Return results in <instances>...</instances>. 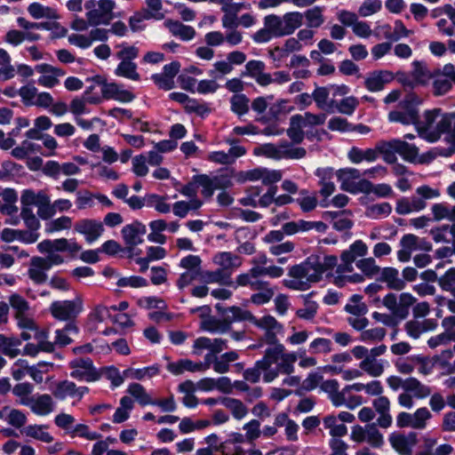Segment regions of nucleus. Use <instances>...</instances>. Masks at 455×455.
Segmentation results:
<instances>
[{
  "label": "nucleus",
  "mask_w": 455,
  "mask_h": 455,
  "mask_svg": "<svg viewBox=\"0 0 455 455\" xmlns=\"http://www.w3.org/2000/svg\"><path fill=\"white\" fill-rule=\"evenodd\" d=\"M454 112H443L441 108L424 111L422 118L416 124L419 135L429 142L437 141L444 133L451 132Z\"/></svg>",
  "instance_id": "nucleus-4"
},
{
  "label": "nucleus",
  "mask_w": 455,
  "mask_h": 455,
  "mask_svg": "<svg viewBox=\"0 0 455 455\" xmlns=\"http://www.w3.org/2000/svg\"><path fill=\"white\" fill-rule=\"evenodd\" d=\"M222 315L229 322L230 327L234 322L249 321L252 323L254 318V315L250 311L235 306L228 307L222 311Z\"/></svg>",
  "instance_id": "nucleus-57"
},
{
  "label": "nucleus",
  "mask_w": 455,
  "mask_h": 455,
  "mask_svg": "<svg viewBox=\"0 0 455 455\" xmlns=\"http://www.w3.org/2000/svg\"><path fill=\"white\" fill-rule=\"evenodd\" d=\"M108 39V31L100 28H94L86 33H71L68 36V42L81 49H87L95 42H105Z\"/></svg>",
  "instance_id": "nucleus-16"
},
{
  "label": "nucleus",
  "mask_w": 455,
  "mask_h": 455,
  "mask_svg": "<svg viewBox=\"0 0 455 455\" xmlns=\"http://www.w3.org/2000/svg\"><path fill=\"white\" fill-rule=\"evenodd\" d=\"M296 361L295 352H288L283 344H273L253 367L244 371L243 377L249 382L257 383L262 376L264 382L270 383L281 373L291 375L295 370Z\"/></svg>",
  "instance_id": "nucleus-2"
},
{
  "label": "nucleus",
  "mask_w": 455,
  "mask_h": 455,
  "mask_svg": "<svg viewBox=\"0 0 455 455\" xmlns=\"http://www.w3.org/2000/svg\"><path fill=\"white\" fill-rule=\"evenodd\" d=\"M315 174L319 178L321 186L320 194L322 196L328 198L335 191V185L332 181L334 171L332 168H318Z\"/></svg>",
  "instance_id": "nucleus-36"
},
{
  "label": "nucleus",
  "mask_w": 455,
  "mask_h": 455,
  "mask_svg": "<svg viewBox=\"0 0 455 455\" xmlns=\"http://www.w3.org/2000/svg\"><path fill=\"white\" fill-rule=\"evenodd\" d=\"M431 212L435 220L455 221V205L450 206L444 203L434 204L431 207Z\"/></svg>",
  "instance_id": "nucleus-63"
},
{
  "label": "nucleus",
  "mask_w": 455,
  "mask_h": 455,
  "mask_svg": "<svg viewBox=\"0 0 455 455\" xmlns=\"http://www.w3.org/2000/svg\"><path fill=\"white\" fill-rule=\"evenodd\" d=\"M160 373V367L158 364H153L143 368H128L124 371V376L126 379L135 380L150 379Z\"/></svg>",
  "instance_id": "nucleus-40"
},
{
  "label": "nucleus",
  "mask_w": 455,
  "mask_h": 455,
  "mask_svg": "<svg viewBox=\"0 0 455 455\" xmlns=\"http://www.w3.org/2000/svg\"><path fill=\"white\" fill-rule=\"evenodd\" d=\"M320 389L327 394L328 398L335 407L347 406L349 409H354L362 404V398L355 396L347 400L345 396L344 388L339 390V383L335 379H326L320 385Z\"/></svg>",
  "instance_id": "nucleus-11"
},
{
  "label": "nucleus",
  "mask_w": 455,
  "mask_h": 455,
  "mask_svg": "<svg viewBox=\"0 0 455 455\" xmlns=\"http://www.w3.org/2000/svg\"><path fill=\"white\" fill-rule=\"evenodd\" d=\"M147 228L144 224L135 221L124 226L122 229V235L125 243L132 247L142 243Z\"/></svg>",
  "instance_id": "nucleus-31"
},
{
  "label": "nucleus",
  "mask_w": 455,
  "mask_h": 455,
  "mask_svg": "<svg viewBox=\"0 0 455 455\" xmlns=\"http://www.w3.org/2000/svg\"><path fill=\"white\" fill-rule=\"evenodd\" d=\"M336 175L338 181L340 183V188L350 194L367 192L370 188V181L362 179L360 171L355 168L339 169Z\"/></svg>",
  "instance_id": "nucleus-8"
},
{
  "label": "nucleus",
  "mask_w": 455,
  "mask_h": 455,
  "mask_svg": "<svg viewBox=\"0 0 455 455\" xmlns=\"http://www.w3.org/2000/svg\"><path fill=\"white\" fill-rule=\"evenodd\" d=\"M212 261L220 267V270L230 274L233 269L237 268L242 265L241 258L229 251L216 253L212 258Z\"/></svg>",
  "instance_id": "nucleus-33"
},
{
  "label": "nucleus",
  "mask_w": 455,
  "mask_h": 455,
  "mask_svg": "<svg viewBox=\"0 0 455 455\" xmlns=\"http://www.w3.org/2000/svg\"><path fill=\"white\" fill-rule=\"evenodd\" d=\"M86 97L76 96L73 98L68 105L69 112L75 116H80L90 113V108L87 104H100V100L99 97H91L86 93Z\"/></svg>",
  "instance_id": "nucleus-34"
},
{
  "label": "nucleus",
  "mask_w": 455,
  "mask_h": 455,
  "mask_svg": "<svg viewBox=\"0 0 455 455\" xmlns=\"http://www.w3.org/2000/svg\"><path fill=\"white\" fill-rule=\"evenodd\" d=\"M266 65L259 60H249L245 64L244 71L242 75L255 80L260 86H266V83L269 82V73L265 72Z\"/></svg>",
  "instance_id": "nucleus-29"
},
{
  "label": "nucleus",
  "mask_w": 455,
  "mask_h": 455,
  "mask_svg": "<svg viewBox=\"0 0 455 455\" xmlns=\"http://www.w3.org/2000/svg\"><path fill=\"white\" fill-rule=\"evenodd\" d=\"M388 441L391 447L399 455H413V450L418 443V436L414 432L408 434L394 432L389 435Z\"/></svg>",
  "instance_id": "nucleus-23"
},
{
  "label": "nucleus",
  "mask_w": 455,
  "mask_h": 455,
  "mask_svg": "<svg viewBox=\"0 0 455 455\" xmlns=\"http://www.w3.org/2000/svg\"><path fill=\"white\" fill-rule=\"evenodd\" d=\"M84 311V301L81 297L72 300L54 301L50 306L52 316L60 321H68L76 318Z\"/></svg>",
  "instance_id": "nucleus-14"
},
{
  "label": "nucleus",
  "mask_w": 455,
  "mask_h": 455,
  "mask_svg": "<svg viewBox=\"0 0 455 455\" xmlns=\"http://www.w3.org/2000/svg\"><path fill=\"white\" fill-rule=\"evenodd\" d=\"M453 352L451 349L444 350L433 358L434 363L441 371L442 375L455 373V363H452Z\"/></svg>",
  "instance_id": "nucleus-47"
},
{
  "label": "nucleus",
  "mask_w": 455,
  "mask_h": 455,
  "mask_svg": "<svg viewBox=\"0 0 455 455\" xmlns=\"http://www.w3.org/2000/svg\"><path fill=\"white\" fill-rule=\"evenodd\" d=\"M211 354L204 357V363H195L189 359H181L176 362H170L167 370L173 375H180L185 371L197 372L205 371L210 368Z\"/></svg>",
  "instance_id": "nucleus-25"
},
{
  "label": "nucleus",
  "mask_w": 455,
  "mask_h": 455,
  "mask_svg": "<svg viewBox=\"0 0 455 455\" xmlns=\"http://www.w3.org/2000/svg\"><path fill=\"white\" fill-rule=\"evenodd\" d=\"M336 269L331 275L332 283L339 288L348 283H362L364 282L363 275L355 272L353 263L341 261L339 265H336Z\"/></svg>",
  "instance_id": "nucleus-19"
},
{
  "label": "nucleus",
  "mask_w": 455,
  "mask_h": 455,
  "mask_svg": "<svg viewBox=\"0 0 455 455\" xmlns=\"http://www.w3.org/2000/svg\"><path fill=\"white\" fill-rule=\"evenodd\" d=\"M126 392L133 402H137L141 406L151 405L153 398L146 388L140 383L133 382L129 384Z\"/></svg>",
  "instance_id": "nucleus-44"
},
{
  "label": "nucleus",
  "mask_w": 455,
  "mask_h": 455,
  "mask_svg": "<svg viewBox=\"0 0 455 455\" xmlns=\"http://www.w3.org/2000/svg\"><path fill=\"white\" fill-rule=\"evenodd\" d=\"M28 12L29 15L36 19H48V20H57L59 19V14L56 9L50 7V6H44L41 4L40 3L34 2L31 3L28 6Z\"/></svg>",
  "instance_id": "nucleus-49"
},
{
  "label": "nucleus",
  "mask_w": 455,
  "mask_h": 455,
  "mask_svg": "<svg viewBox=\"0 0 455 455\" xmlns=\"http://www.w3.org/2000/svg\"><path fill=\"white\" fill-rule=\"evenodd\" d=\"M35 70L40 75L37 79L38 85L50 89L59 85L60 79L66 74L63 69L47 63L37 64Z\"/></svg>",
  "instance_id": "nucleus-22"
},
{
  "label": "nucleus",
  "mask_w": 455,
  "mask_h": 455,
  "mask_svg": "<svg viewBox=\"0 0 455 455\" xmlns=\"http://www.w3.org/2000/svg\"><path fill=\"white\" fill-rule=\"evenodd\" d=\"M200 280L204 283H219L221 285L233 284L230 273H226L220 269L200 272Z\"/></svg>",
  "instance_id": "nucleus-51"
},
{
  "label": "nucleus",
  "mask_w": 455,
  "mask_h": 455,
  "mask_svg": "<svg viewBox=\"0 0 455 455\" xmlns=\"http://www.w3.org/2000/svg\"><path fill=\"white\" fill-rule=\"evenodd\" d=\"M394 79L392 72L387 70H377L369 73L364 79V86L369 92H379L385 85Z\"/></svg>",
  "instance_id": "nucleus-28"
},
{
  "label": "nucleus",
  "mask_w": 455,
  "mask_h": 455,
  "mask_svg": "<svg viewBox=\"0 0 455 455\" xmlns=\"http://www.w3.org/2000/svg\"><path fill=\"white\" fill-rule=\"evenodd\" d=\"M330 88L329 86H316L312 92L313 100L319 109L332 110L334 108V100H330Z\"/></svg>",
  "instance_id": "nucleus-52"
},
{
  "label": "nucleus",
  "mask_w": 455,
  "mask_h": 455,
  "mask_svg": "<svg viewBox=\"0 0 455 455\" xmlns=\"http://www.w3.org/2000/svg\"><path fill=\"white\" fill-rule=\"evenodd\" d=\"M69 366L72 369L70 376L78 381L94 382L100 378L90 359L73 360Z\"/></svg>",
  "instance_id": "nucleus-20"
},
{
  "label": "nucleus",
  "mask_w": 455,
  "mask_h": 455,
  "mask_svg": "<svg viewBox=\"0 0 455 455\" xmlns=\"http://www.w3.org/2000/svg\"><path fill=\"white\" fill-rule=\"evenodd\" d=\"M37 416H47L54 411L56 404L51 395L41 394L31 397L30 402H23Z\"/></svg>",
  "instance_id": "nucleus-27"
},
{
  "label": "nucleus",
  "mask_w": 455,
  "mask_h": 455,
  "mask_svg": "<svg viewBox=\"0 0 455 455\" xmlns=\"http://www.w3.org/2000/svg\"><path fill=\"white\" fill-rule=\"evenodd\" d=\"M323 424L324 428L329 430L331 438L342 437L347 433V427L344 424L339 423L337 417L333 414L324 417Z\"/></svg>",
  "instance_id": "nucleus-60"
},
{
  "label": "nucleus",
  "mask_w": 455,
  "mask_h": 455,
  "mask_svg": "<svg viewBox=\"0 0 455 455\" xmlns=\"http://www.w3.org/2000/svg\"><path fill=\"white\" fill-rule=\"evenodd\" d=\"M243 7L242 3H233L232 5L221 6V12L223 16L221 18V24L223 28H238V17L237 13Z\"/></svg>",
  "instance_id": "nucleus-38"
},
{
  "label": "nucleus",
  "mask_w": 455,
  "mask_h": 455,
  "mask_svg": "<svg viewBox=\"0 0 455 455\" xmlns=\"http://www.w3.org/2000/svg\"><path fill=\"white\" fill-rule=\"evenodd\" d=\"M73 220L68 216H60L45 223L44 231L46 234H54L72 228Z\"/></svg>",
  "instance_id": "nucleus-64"
},
{
  "label": "nucleus",
  "mask_w": 455,
  "mask_h": 455,
  "mask_svg": "<svg viewBox=\"0 0 455 455\" xmlns=\"http://www.w3.org/2000/svg\"><path fill=\"white\" fill-rule=\"evenodd\" d=\"M47 203H50V196L44 190H39L36 192L32 189H25L21 193V205H26L29 207L36 206L38 208L41 204H45Z\"/></svg>",
  "instance_id": "nucleus-42"
},
{
  "label": "nucleus",
  "mask_w": 455,
  "mask_h": 455,
  "mask_svg": "<svg viewBox=\"0 0 455 455\" xmlns=\"http://www.w3.org/2000/svg\"><path fill=\"white\" fill-rule=\"evenodd\" d=\"M75 231L83 235L89 243L98 240L104 231L102 223L93 219H82L74 226Z\"/></svg>",
  "instance_id": "nucleus-26"
},
{
  "label": "nucleus",
  "mask_w": 455,
  "mask_h": 455,
  "mask_svg": "<svg viewBox=\"0 0 455 455\" xmlns=\"http://www.w3.org/2000/svg\"><path fill=\"white\" fill-rule=\"evenodd\" d=\"M194 180L197 188H202V195L205 197H211L215 189L219 188L217 177L212 178L208 175L201 174L194 176Z\"/></svg>",
  "instance_id": "nucleus-61"
},
{
  "label": "nucleus",
  "mask_w": 455,
  "mask_h": 455,
  "mask_svg": "<svg viewBox=\"0 0 455 455\" xmlns=\"http://www.w3.org/2000/svg\"><path fill=\"white\" fill-rule=\"evenodd\" d=\"M283 172L280 170H271L266 167H257L253 169L252 181H260L265 186L274 187L273 185L282 180Z\"/></svg>",
  "instance_id": "nucleus-35"
},
{
  "label": "nucleus",
  "mask_w": 455,
  "mask_h": 455,
  "mask_svg": "<svg viewBox=\"0 0 455 455\" xmlns=\"http://www.w3.org/2000/svg\"><path fill=\"white\" fill-rule=\"evenodd\" d=\"M387 362L372 356H367L359 363L363 373L365 372L371 377L377 378L383 374Z\"/></svg>",
  "instance_id": "nucleus-43"
},
{
  "label": "nucleus",
  "mask_w": 455,
  "mask_h": 455,
  "mask_svg": "<svg viewBox=\"0 0 455 455\" xmlns=\"http://www.w3.org/2000/svg\"><path fill=\"white\" fill-rule=\"evenodd\" d=\"M133 400L128 395L123 396L120 399L119 406L116 409V411L113 414V423L120 424L126 421L130 418L131 412L133 410Z\"/></svg>",
  "instance_id": "nucleus-46"
},
{
  "label": "nucleus",
  "mask_w": 455,
  "mask_h": 455,
  "mask_svg": "<svg viewBox=\"0 0 455 455\" xmlns=\"http://www.w3.org/2000/svg\"><path fill=\"white\" fill-rule=\"evenodd\" d=\"M220 403L225 406L232 414V416L241 420L245 418L248 414V409L245 404L235 398L232 397H222L220 398Z\"/></svg>",
  "instance_id": "nucleus-53"
},
{
  "label": "nucleus",
  "mask_w": 455,
  "mask_h": 455,
  "mask_svg": "<svg viewBox=\"0 0 455 455\" xmlns=\"http://www.w3.org/2000/svg\"><path fill=\"white\" fill-rule=\"evenodd\" d=\"M251 323L259 329L264 331V339L267 344H281L277 339V336L283 333L284 328L283 325L279 323L274 316L269 315H264L260 318H256L254 316Z\"/></svg>",
  "instance_id": "nucleus-18"
},
{
  "label": "nucleus",
  "mask_w": 455,
  "mask_h": 455,
  "mask_svg": "<svg viewBox=\"0 0 455 455\" xmlns=\"http://www.w3.org/2000/svg\"><path fill=\"white\" fill-rule=\"evenodd\" d=\"M325 120L326 115L323 113L315 114L307 111L304 114L293 115L290 118L287 135L292 142L299 144L304 140V129L320 126L325 123Z\"/></svg>",
  "instance_id": "nucleus-7"
},
{
  "label": "nucleus",
  "mask_w": 455,
  "mask_h": 455,
  "mask_svg": "<svg viewBox=\"0 0 455 455\" xmlns=\"http://www.w3.org/2000/svg\"><path fill=\"white\" fill-rule=\"evenodd\" d=\"M116 3L113 0L90 1L85 4L86 18L91 25H106L113 18Z\"/></svg>",
  "instance_id": "nucleus-9"
},
{
  "label": "nucleus",
  "mask_w": 455,
  "mask_h": 455,
  "mask_svg": "<svg viewBox=\"0 0 455 455\" xmlns=\"http://www.w3.org/2000/svg\"><path fill=\"white\" fill-rule=\"evenodd\" d=\"M92 80L101 87V92L105 100H114L122 103L132 102L135 94L124 84L111 82L108 83L101 76H95Z\"/></svg>",
  "instance_id": "nucleus-13"
},
{
  "label": "nucleus",
  "mask_w": 455,
  "mask_h": 455,
  "mask_svg": "<svg viewBox=\"0 0 455 455\" xmlns=\"http://www.w3.org/2000/svg\"><path fill=\"white\" fill-rule=\"evenodd\" d=\"M379 280L386 283L387 287L393 290H403L405 286L404 281L400 277L399 271L391 267L380 268Z\"/></svg>",
  "instance_id": "nucleus-41"
},
{
  "label": "nucleus",
  "mask_w": 455,
  "mask_h": 455,
  "mask_svg": "<svg viewBox=\"0 0 455 455\" xmlns=\"http://www.w3.org/2000/svg\"><path fill=\"white\" fill-rule=\"evenodd\" d=\"M21 341L16 337H7L0 334V353L4 355L14 358L20 354V346Z\"/></svg>",
  "instance_id": "nucleus-50"
},
{
  "label": "nucleus",
  "mask_w": 455,
  "mask_h": 455,
  "mask_svg": "<svg viewBox=\"0 0 455 455\" xmlns=\"http://www.w3.org/2000/svg\"><path fill=\"white\" fill-rule=\"evenodd\" d=\"M201 328L204 331L213 334H223L231 329L229 322L227 321L225 317L224 319H218L215 317L205 319L202 322Z\"/></svg>",
  "instance_id": "nucleus-56"
},
{
  "label": "nucleus",
  "mask_w": 455,
  "mask_h": 455,
  "mask_svg": "<svg viewBox=\"0 0 455 455\" xmlns=\"http://www.w3.org/2000/svg\"><path fill=\"white\" fill-rule=\"evenodd\" d=\"M15 319L17 321L18 327L22 331L20 337L23 340H28L32 339V332L36 330L38 326L35 322L34 318L29 316L27 313L21 315H16Z\"/></svg>",
  "instance_id": "nucleus-58"
},
{
  "label": "nucleus",
  "mask_w": 455,
  "mask_h": 455,
  "mask_svg": "<svg viewBox=\"0 0 455 455\" xmlns=\"http://www.w3.org/2000/svg\"><path fill=\"white\" fill-rule=\"evenodd\" d=\"M282 20L285 36H291L303 25L304 15L299 12H289L282 15Z\"/></svg>",
  "instance_id": "nucleus-48"
},
{
  "label": "nucleus",
  "mask_w": 455,
  "mask_h": 455,
  "mask_svg": "<svg viewBox=\"0 0 455 455\" xmlns=\"http://www.w3.org/2000/svg\"><path fill=\"white\" fill-rule=\"evenodd\" d=\"M251 323L259 329L264 331V339L267 344H281L277 339V336L283 333L284 328L283 325L279 323L274 316L269 315H264L260 318H256L254 316Z\"/></svg>",
  "instance_id": "nucleus-17"
},
{
  "label": "nucleus",
  "mask_w": 455,
  "mask_h": 455,
  "mask_svg": "<svg viewBox=\"0 0 455 455\" xmlns=\"http://www.w3.org/2000/svg\"><path fill=\"white\" fill-rule=\"evenodd\" d=\"M356 267L360 270V274L363 275V278L371 279L380 273V267L377 265L376 260L373 257H364L358 259L355 262Z\"/></svg>",
  "instance_id": "nucleus-54"
},
{
  "label": "nucleus",
  "mask_w": 455,
  "mask_h": 455,
  "mask_svg": "<svg viewBox=\"0 0 455 455\" xmlns=\"http://www.w3.org/2000/svg\"><path fill=\"white\" fill-rule=\"evenodd\" d=\"M24 432L27 436L43 443H50L53 441V436L48 432L46 425H29Z\"/></svg>",
  "instance_id": "nucleus-62"
},
{
  "label": "nucleus",
  "mask_w": 455,
  "mask_h": 455,
  "mask_svg": "<svg viewBox=\"0 0 455 455\" xmlns=\"http://www.w3.org/2000/svg\"><path fill=\"white\" fill-rule=\"evenodd\" d=\"M40 253L47 254V257L35 256L30 259L28 275L35 283H44L47 279V272L53 267L65 262L61 253L74 256L81 251V246L75 239L58 238L45 239L37 243Z\"/></svg>",
  "instance_id": "nucleus-1"
},
{
  "label": "nucleus",
  "mask_w": 455,
  "mask_h": 455,
  "mask_svg": "<svg viewBox=\"0 0 455 455\" xmlns=\"http://www.w3.org/2000/svg\"><path fill=\"white\" fill-rule=\"evenodd\" d=\"M0 419L6 421L12 427L20 428L26 423L27 417L19 410L4 407L0 410Z\"/></svg>",
  "instance_id": "nucleus-55"
},
{
  "label": "nucleus",
  "mask_w": 455,
  "mask_h": 455,
  "mask_svg": "<svg viewBox=\"0 0 455 455\" xmlns=\"http://www.w3.org/2000/svg\"><path fill=\"white\" fill-rule=\"evenodd\" d=\"M379 148L383 159L389 164L396 161V154L404 161L412 164H427L436 156L434 152L419 155V148L415 145L397 139L379 141Z\"/></svg>",
  "instance_id": "nucleus-5"
},
{
  "label": "nucleus",
  "mask_w": 455,
  "mask_h": 455,
  "mask_svg": "<svg viewBox=\"0 0 455 455\" xmlns=\"http://www.w3.org/2000/svg\"><path fill=\"white\" fill-rule=\"evenodd\" d=\"M88 391L87 387H78L70 380H62L54 384L52 394L57 400L71 398L80 401Z\"/></svg>",
  "instance_id": "nucleus-21"
},
{
  "label": "nucleus",
  "mask_w": 455,
  "mask_h": 455,
  "mask_svg": "<svg viewBox=\"0 0 455 455\" xmlns=\"http://www.w3.org/2000/svg\"><path fill=\"white\" fill-rule=\"evenodd\" d=\"M239 358L236 351H228L219 356L211 355L210 367L219 374H224L229 371L230 364Z\"/></svg>",
  "instance_id": "nucleus-32"
},
{
  "label": "nucleus",
  "mask_w": 455,
  "mask_h": 455,
  "mask_svg": "<svg viewBox=\"0 0 455 455\" xmlns=\"http://www.w3.org/2000/svg\"><path fill=\"white\" fill-rule=\"evenodd\" d=\"M433 415L427 407H419L414 412L402 411L396 416V426L399 428L423 430L427 427Z\"/></svg>",
  "instance_id": "nucleus-12"
},
{
  "label": "nucleus",
  "mask_w": 455,
  "mask_h": 455,
  "mask_svg": "<svg viewBox=\"0 0 455 455\" xmlns=\"http://www.w3.org/2000/svg\"><path fill=\"white\" fill-rule=\"evenodd\" d=\"M164 24L172 36L183 41H190L196 36V30L193 27L184 25L180 21L166 20Z\"/></svg>",
  "instance_id": "nucleus-39"
},
{
  "label": "nucleus",
  "mask_w": 455,
  "mask_h": 455,
  "mask_svg": "<svg viewBox=\"0 0 455 455\" xmlns=\"http://www.w3.org/2000/svg\"><path fill=\"white\" fill-rule=\"evenodd\" d=\"M388 121L391 123H400L403 125L414 124L418 120V112L413 108H405L403 109H396L389 112Z\"/></svg>",
  "instance_id": "nucleus-37"
},
{
  "label": "nucleus",
  "mask_w": 455,
  "mask_h": 455,
  "mask_svg": "<svg viewBox=\"0 0 455 455\" xmlns=\"http://www.w3.org/2000/svg\"><path fill=\"white\" fill-rule=\"evenodd\" d=\"M433 92L436 96H442L449 92L455 85V67L448 63L443 68L433 73L432 77Z\"/></svg>",
  "instance_id": "nucleus-15"
},
{
  "label": "nucleus",
  "mask_w": 455,
  "mask_h": 455,
  "mask_svg": "<svg viewBox=\"0 0 455 455\" xmlns=\"http://www.w3.org/2000/svg\"><path fill=\"white\" fill-rule=\"evenodd\" d=\"M338 258L334 255H311L300 264L289 269L288 279L283 281V285L294 291H307L312 283H318L323 275L332 270L337 265Z\"/></svg>",
  "instance_id": "nucleus-3"
},
{
  "label": "nucleus",
  "mask_w": 455,
  "mask_h": 455,
  "mask_svg": "<svg viewBox=\"0 0 455 455\" xmlns=\"http://www.w3.org/2000/svg\"><path fill=\"white\" fill-rule=\"evenodd\" d=\"M379 148V141L376 144L374 148H360L358 147H352L347 152L348 160L355 164H359L363 162L372 163L375 162L379 156L381 155Z\"/></svg>",
  "instance_id": "nucleus-30"
},
{
  "label": "nucleus",
  "mask_w": 455,
  "mask_h": 455,
  "mask_svg": "<svg viewBox=\"0 0 455 455\" xmlns=\"http://www.w3.org/2000/svg\"><path fill=\"white\" fill-rule=\"evenodd\" d=\"M403 391L412 395L416 399H425L431 395V388L428 386L412 377L406 379Z\"/></svg>",
  "instance_id": "nucleus-45"
},
{
  "label": "nucleus",
  "mask_w": 455,
  "mask_h": 455,
  "mask_svg": "<svg viewBox=\"0 0 455 455\" xmlns=\"http://www.w3.org/2000/svg\"><path fill=\"white\" fill-rule=\"evenodd\" d=\"M264 27L252 35V40L257 44L269 42L272 38L285 36L282 16L268 14L263 19Z\"/></svg>",
  "instance_id": "nucleus-10"
},
{
  "label": "nucleus",
  "mask_w": 455,
  "mask_h": 455,
  "mask_svg": "<svg viewBox=\"0 0 455 455\" xmlns=\"http://www.w3.org/2000/svg\"><path fill=\"white\" fill-rule=\"evenodd\" d=\"M180 63L179 61H172L163 67L161 73L153 74L151 79L154 84L162 90L169 91L174 88V78L180 70Z\"/></svg>",
  "instance_id": "nucleus-24"
},
{
  "label": "nucleus",
  "mask_w": 455,
  "mask_h": 455,
  "mask_svg": "<svg viewBox=\"0 0 455 455\" xmlns=\"http://www.w3.org/2000/svg\"><path fill=\"white\" fill-rule=\"evenodd\" d=\"M253 155L274 160L301 159L306 156V149L301 147H294L288 141L279 144L265 143L254 148Z\"/></svg>",
  "instance_id": "nucleus-6"
},
{
  "label": "nucleus",
  "mask_w": 455,
  "mask_h": 455,
  "mask_svg": "<svg viewBox=\"0 0 455 455\" xmlns=\"http://www.w3.org/2000/svg\"><path fill=\"white\" fill-rule=\"evenodd\" d=\"M203 203L199 198H194L188 201H178L172 205V212L179 218H185L189 212L196 211L202 206Z\"/></svg>",
  "instance_id": "nucleus-59"
}]
</instances>
